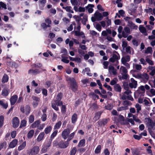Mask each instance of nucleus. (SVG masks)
I'll list each match as a JSON object with an SVG mask.
<instances>
[{"label": "nucleus", "mask_w": 155, "mask_h": 155, "mask_svg": "<svg viewBox=\"0 0 155 155\" xmlns=\"http://www.w3.org/2000/svg\"><path fill=\"white\" fill-rule=\"evenodd\" d=\"M68 79L70 83V87L72 91L76 92L78 88V85L76 80L74 78H69Z\"/></svg>", "instance_id": "1"}, {"label": "nucleus", "mask_w": 155, "mask_h": 155, "mask_svg": "<svg viewBox=\"0 0 155 155\" xmlns=\"http://www.w3.org/2000/svg\"><path fill=\"white\" fill-rule=\"evenodd\" d=\"M40 151L39 147L37 146H34L28 153L29 155H36Z\"/></svg>", "instance_id": "2"}, {"label": "nucleus", "mask_w": 155, "mask_h": 155, "mask_svg": "<svg viewBox=\"0 0 155 155\" xmlns=\"http://www.w3.org/2000/svg\"><path fill=\"white\" fill-rule=\"evenodd\" d=\"M12 123L13 128H16L19 125L20 121L19 119L17 117H14L12 121Z\"/></svg>", "instance_id": "3"}, {"label": "nucleus", "mask_w": 155, "mask_h": 155, "mask_svg": "<svg viewBox=\"0 0 155 155\" xmlns=\"http://www.w3.org/2000/svg\"><path fill=\"white\" fill-rule=\"evenodd\" d=\"M109 118H103L99 120L98 122V124L100 127H104L108 123Z\"/></svg>", "instance_id": "4"}, {"label": "nucleus", "mask_w": 155, "mask_h": 155, "mask_svg": "<svg viewBox=\"0 0 155 155\" xmlns=\"http://www.w3.org/2000/svg\"><path fill=\"white\" fill-rule=\"evenodd\" d=\"M70 133L69 129H64L62 132V136L64 140H66L68 137Z\"/></svg>", "instance_id": "5"}, {"label": "nucleus", "mask_w": 155, "mask_h": 155, "mask_svg": "<svg viewBox=\"0 0 155 155\" xmlns=\"http://www.w3.org/2000/svg\"><path fill=\"white\" fill-rule=\"evenodd\" d=\"M94 17L96 18L97 21H99L101 20L103 18V16L98 11H97L94 14Z\"/></svg>", "instance_id": "6"}, {"label": "nucleus", "mask_w": 155, "mask_h": 155, "mask_svg": "<svg viewBox=\"0 0 155 155\" xmlns=\"http://www.w3.org/2000/svg\"><path fill=\"white\" fill-rule=\"evenodd\" d=\"M18 99V96L16 94L12 96L10 99L11 105H14L16 102H17Z\"/></svg>", "instance_id": "7"}, {"label": "nucleus", "mask_w": 155, "mask_h": 155, "mask_svg": "<svg viewBox=\"0 0 155 155\" xmlns=\"http://www.w3.org/2000/svg\"><path fill=\"white\" fill-rule=\"evenodd\" d=\"M58 145L61 148H65L69 146L68 143H67L65 141L64 142L63 141L59 142Z\"/></svg>", "instance_id": "8"}, {"label": "nucleus", "mask_w": 155, "mask_h": 155, "mask_svg": "<svg viewBox=\"0 0 155 155\" xmlns=\"http://www.w3.org/2000/svg\"><path fill=\"white\" fill-rule=\"evenodd\" d=\"M102 113L103 112L101 111H100L96 112L95 114V115L93 118V120L94 121H96L99 120L100 118Z\"/></svg>", "instance_id": "9"}, {"label": "nucleus", "mask_w": 155, "mask_h": 155, "mask_svg": "<svg viewBox=\"0 0 155 155\" xmlns=\"http://www.w3.org/2000/svg\"><path fill=\"white\" fill-rule=\"evenodd\" d=\"M40 71L39 69H30L28 71L29 74H32L34 75H36L39 74Z\"/></svg>", "instance_id": "10"}, {"label": "nucleus", "mask_w": 155, "mask_h": 155, "mask_svg": "<svg viewBox=\"0 0 155 155\" xmlns=\"http://www.w3.org/2000/svg\"><path fill=\"white\" fill-rule=\"evenodd\" d=\"M18 140L16 139H14L12 142H11L9 146V147L10 148H13L15 147L17 145L18 143Z\"/></svg>", "instance_id": "11"}, {"label": "nucleus", "mask_w": 155, "mask_h": 155, "mask_svg": "<svg viewBox=\"0 0 155 155\" xmlns=\"http://www.w3.org/2000/svg\"><path fill=\"white\" fill-rule=\"evenodd\" d=\"M139 29L141 33L144 34L145 36L147 35L146 29L144 27H143L142 25H140Z\"/></svg>", "instance_id": "12"}, {"label": "nucleus", "mask_w": 155, "mask_h": 155, "mask_svg": "<svg viewBox=\"0 0 155 155\" xmlns=\"http://www.w3.org/2000/svg\"><path fill=\"white\" fill-rule=\"evenodd\" d=\"M119 58H119L116 54H113L112 55V57L109 59V61L110 62L114 63L116 60H118Z\"/></svg>", "instance_id": "13"}, {"label": "nucleus", "mask_w": 155, "mask_h": 155, "mask_svg": "<svg viewBox=\"0 0 155 155\" xmlns=\"http://www.w3.org/2000/svg\"><path fill=\"white\" fill-rule=\"evenodd\" d=\"M127 26L131 29H137L138 26L135 25V24L133 23L132 21H128Z\"/></svg>", "instance_id": "14"}, {"label": "nucleus", "mask_w": 155, "mask_h": 155, "mask_svg": "<svg viewBox=\"0 0 155 155\" xmlns=\"http://www.w3.org/2000/svg\"><path fill=\"white\" fill-rule=\"evenodd\" d=\"M114 91L117 92H121L122 88L119 84H117L114 86Z\"/></svg>", "instance_id": "15"}, {"label": "nucleus", "mask_w": 155, "mask_h": 155, "mask_svg": "<svg viewBox=\"0 0 155 155\" xmlns=\"http://www.w3.org/2000/svg\"><path fill=\"white\" fill-rule=\"evenodd\" d=\"M149 78V75L147 73H145L143 74L142 76V78H141V81L143 83H145L148 81Z\"/></svg>", "instance_id": "16"}, {"label": "nucleus", "mask_w": 155, "mask_h": 155, "mask_svg": "<svg viewBox=\"0 0 155 155\" xmlns=\"http://www.w3.org/2000/svg\"><path fill=\"white\" fill-rule=\"evenodd\" d=\"M78 116L76 113H74L71 117V122L73 124H75L77 121Z\"/></svg>", "instance_id": "17"}, {"label": "nucleus", "mask_w": 155, "mask_h": 155, "mask_svg": "<svg viewBox=\"0 0 155 155\" xmlns=\"http://www.w3.org/2000/svg\"><path fill=\"white\" fill-rule=\"evenodd\" d=\"M45 134L44 132H42L41 133L37 138V141L38 142H40L43 140Z\"/></svg>", "instance_id": "18"}, {"label": "nucleus", "mask_w": 155, "mask_h": 155, "mask_svg": "<svg viewBox=\"0 0 155 155\" xmlns=\"http://www.w3.org/2000/svg\"><path fill=\"white\" fill-rule=\"evenodd\" d=\"M85 145V140L84 139H83L80 140L78 146L79 147H84Z\"/></svg>", "instance_id": "19"}, {"label": "nucleus", "mask_w": 155, "mask_h": 155, "mask_svg": "<svg viewBox=\"0 0 155 155\" xmlns=\"http://www.w3.org/2000/svg\"><path fill=\"white\" fill-rule=\"evenodd\" d=\"M131 150L132 151V154H135L137 155H139L140 151L139 150L138 148H131Z\"/></svg>", "instance_id": "20"}, {"label": "nucleus", "mask_w": 155, "mask_h": 155, "mask_svg": "<svg viewBox=\"0 0 155 155\" xmlns=\"http://www.w3.org/2000/svg\"><path fill=\"white\" fill-rule=\"evenodd\" d=\"M8 77L6 74H4L2 79V82L3 83H5L8 81Z\"/></svg>", "instance_id": "21"}, {"label": "nucleus", "mask_w": 155, "mask_h": 155, "mask_svg": "<svg viewBox=\"0 0 155 155\" xmlns=\"http://www.w3.org/2000/svg\"><path fill=\"white\" fill-rule=\"evenodd\" d=\"M7 146V143L6 141H4L0 143V150L2 149H5Z\"/></svg>", "instance_id": "22"}, {"label": "nucleus", "mask_w": 155, "mask_h": 155, "mask_svg": "<svg viewBox=\"0 0 155 155\" xmlns=\"http://www.w3.org/2000/svg\"><path fill=\"white\" fill-rule=\"evenodd\" d=\"M62 8L64 9H65L66 11L67 12L71 13H74V11L71 10L72 7L71 6H67L65 7H63Z\"/></svg>", "instance_id": "23"}, {"label": "nucleus", "mask_w": 155, "mask_h": 155, "mask_svg": "<svg viewBox=\"0 0 155 155\" xmlns=\"http://www.w3.org/2000/svg\"><path fill=\"white\" fill-rule=\"evenodd\" d=\"M26 144V142L24 141L21 145H20L18 147V150L21 151L24 149L25 147Z\"/></svg>", "instance_id": "24"}, {"label": "nucleus", "mask_w": 155, "mask_h": 155, "mask_svg": "<svg viewBox=\"0 0 155 155\" xmlns=\"http://www.w3.org/2000/svg\"><path fill=\"white\" fill-rule=\"evenodd\" d=\"M40 120H37L34 122L31 125V127L32 128H34L37 126H38V125L40 124Z\"/></svg>", "instance_id": "25"}, {"label": "nucleus", "mask_w": 155, "mask_h": 155, "mask_svg": "<svg viewBox=\"0 0 155 155\" xmlns=\"http://www.w3.org/2000/svg\"><path fill=\"white\" fill-rule=\"evenodd\" d=\"M9 94L8 90L5 88L2 90V94L4 96H7Z\"/></svg>", "instance_id": "26"}, {"label": "nucleus", "mask_w": 155, "mask_h": 155, "mask_svg": "<svg viewBox=\"0 0 155 155\" xmlns=\"http://www.w3.org/2000/svg\"><path fill=\"white\" fill-rule=\"evenodd\" d=\"M34 133V131L33 130H30L27 134V137L28 139L31 138L33 136Z\"/></svg>", "instance_id": "27"}, {"label": "nucleus", "mask_w": 155, "mask_h": 155, "mask_svg": "<svg viewBox=\"0 0 155 155\" xmlns=\"http://www.w3.org/2000/svg\"><path fill=\"white\" fill-rule=\"evenodd\" d=\"M25 114L26 115H28L30 113L31 110V107L28 104L26 105L25 107Z\"/></svg>", "instance_id": "28"}, {"label": "nucleus", "mask_w": 155, "mask_h": 155, "mask_svg": "<svg viewBox=\"0 0 155 155\" xmlns=\"http://www.w3.org/2000/svg\"><path fill=\"white\" fill-rule=\"evenodd\" d=\"M52 129V127L51 126L47 127L45 129L44 131L46 134L50 133Z\"/></svg>", "instance_id": "29"}, {"label": "nucleus", "mask_w": 155, "mask_h": 155, "mask_svg": "<svg viewBox=\"0 0 155 155\" xmlns=\"http://www.w3.org/2000/svg\"><path fill=\"white\" fill-rule=\"evenodd\" d=\"M27 121L25 120H22L21 121V123L19 127V128L25 127L26 126Z\"/></svg>", "instance_id": "30"}, {"label": "nucleus", "mask_w": 155, "mask_h": 155, "mask_svg": "<svg viewBox=\"0 0 155 155\" xmlns=\"http://www.w3.org/2000/svg\"><path fill=\"white\" fill-rule=\"evenodd\" d=\"M0 105L2 106L3 108L6 109L7 108L8 105L7 103H5L2 101H0Z\"/></svg>", "instance_id": "31"}, {"label": "nucleus", "mask_w": 155, "mask_h": 155, "mask_svg": "<svg viewBox=\"0 0 155 155\" xmlns=\"http://www.w3.org/2000/svg\"><path fill=\"white\" fill-rule=\"evenodd\" d=\"M62 97L63 94L61 92H60L57 95V97L56 98V100H54V101H61Z\"/></svg>", "instance_id": "32"}, {"label": "nucleus", "mask_w": 155, "mask_h": 155, "mask_svg": "<svg viewBox=\"0 0 155 155\" xmlns=\"http://www.w3.org/2000/svg\"><path fill=\"white\" fill-rule=\"evenodd\" d=\"M101 146L100 145H98L94 150V153H95L98 154L101 151Z\"/></svg>", "instance_id": "33"}, {"label": "nucleus", "mask_w": 155, "mask_h": 155, "mask_svg": "<svg viewBox=\"0 0 155 155\" xmlns=\"http://www.w3.org/2000/svg\"><path fill=\"white\" fill-rule=\"evenodd\" d=\"M77 152L76 147H74L71 149L70 152V155H75Z\"/></svg>", "instance_id": "34"}, {"label": "nucleus", "mask_w": 155, "mask_h": 155, "mask_svg": "<svg viewBox=\"0 0 155 155\" xmlns=\"http://www.w3.org/2000/svg\"><path fill=\"white\" fill-rule=\"evenodd\" d=\"M61 121H58L57 123H56L54 126V129H59L61 125Z\"/></svg>", "instance_id": "35"}, {"label": "nucleus", "mask_w": 155, "mask_h": 155, "mask_svg": "<svg viewBox=\"0 0 155 155\" xmlns=\"http://www.w3.org/2000/svg\"><path fill=\"white\" fill-rule=\"evenodd\" d=\"M35 119V117L33 115H30L29 118H28V120H29V122L30 123H32Z\"/></svg>", "instance_id": "36"}, {"label": "nucleus", "mask_w": 155, "mask_h": 155, "mask_svg": "<svg viewBox=\"0 0 155 155\" xmlns=\"http://www.w3.org/2000/svg\"><path fill=\"white\" fill-rule=\"evenodd\" d=\"M152 52V48L150 47H147V49L145 51V53L146 54L151 53Z\"/></svg>", "instance_id": "37"}, {"label": "nucleus", "mask_w": 155, "mask_h": 155, "mask_svg": "<svg viewBox=\"0 0 155 155\" xmlns=\"http://www.w3.org/2000/svg\"><path fill=\"white\" fill-rule=\"evenodd\" d=\"M4 117L2 115L0 116V128H1L3 124Z\"/></svg>", "instance_id": "38"}, {"label": "nucleus", "mask_w": 155, "mask_h": 155, "mask_svg": "<svg viewBox=\"0 0 155 155\" xmlns=\"http://www.w3.org/2000/svg\"><path fill=\"white\" fill-rule=\"evenodd\" d=\"M105 109L107 110H110L113 108V106L110 104H107L105 106Z\"/></svg>", "instance_id": "39"}, {"label": "nucleus", "mask_w": 155, "mask_h": 155, "mask_svg": "<svg viewBox=\"0 0 155 155\" xmlns=\"http://www.w3.org/2000/svg\"><path fill=\"white\" fill-rule=\"evenodd\" d=\"M128 107H127V106H124V107H118L117 108V110L120 111L124 110H125L127 109Z\"/></svg>", "instance_id": "40"}, {"label": "nucleus", "mask_w": 155, "mask_h": 155, "mask_svg": "<svg viewBox=\"0 0 155 155\" xmlns=\"http://www.w3.org/2000/svg\"><path fill=\"white\" fill-rule=\"evenodd\" d=\"M75 35L76 36H80L81 35H84V33L83 32H80V31H75L74 32Z\"/></svg>", "instance_id": "41"}, {"label": "nucleus", "mask_w": 155, "mask_h": 155, "mask_svg": "<svg viewBox=\"0 0 155 155\" xmlns=\"http://www.w3.org/2000/svg\"><path fill=\"white\" fill-rule=\"evenodd\" d=\"M57 104L55 103H51V107L54 110L56 111H58L59 110V108L58 106H57Z\"/></svg>", "instance_id": "42"}, {"label": "nucleus", "mask_w": 155, "mask_h": 155, "mask_svg": "<svg viewBox=\"0 0 155 155\" xmlns=\"http://www.w3.org/2000/svg\"><path fill=\"white\" fill-rule=\"evenodd\" d=\"M104 87L107 88V90L110 91H112V88L111 87L107 84L106 83H105L103 85Z\"/></svg>", "instance_id": "43"}, {"label": "nucleus", "mask_w": 155, "mask_h": 155, "mask_svg": "<svg viewBox=\"0 0 155 155\" xmlns=\"http://www.w3.org/2000/svg\"><path fill=\"white\" fill-rule=\"evenodd\" d=\"M10 64L11 65V67L12 68H16L18 67V64L15 62H10Z\"/></svg>", "instance_id": "44"}, {"label": "nucleus", "mask_w": 155, "mask_h": 155, "mask_svg": "<svg viewBox=\"0 0 155 155\" xmlns=\"http://www.w3.org/2000/svg\"><path fill=\"white\" fill-rule=\"evenodd\" d=\"M33 65L35 68H41L42 66V64L41 63L34 64H33Z\"/></svg>", "instance_id": "45"}, {"label": "nucleus", "mask_w": 155, "mask_h": 155, "mask_svg": "<svg viewBox=\"0 0 155 155\" xmlns=\"http://www.w3.org/2000/svg\"><path fill=\"white\" fill-rule=\"evenodd\" d=\"M123 86L125 90L129 89V85L127 82H124L123 83Z\"/></svg>", "instance_id": "46"}, {"label": "nucleus", "mask_w": 155, "mask_h": 155, "mask_svg": "<svg viewBox=\"0 0 155 155\" xmlns=\"http://www.w3.org/2000/svg\"><path fill=\"white\" fill-rule=\"evenodd\" d=\"M57 133L58 130H55L52 133L50 136V138L51 140H52L56 136L57 134Z\"/></svg>", "instance_id": "47"}, {"label": "nucleus", "mask_w": 155, "mask_h": 155, "mask_svg": "<svg viewBox=\"0 0 155 155\" xmlns=\"http://www.w3.org/2000/svg\"><path fill=\"white\" fill-rule=\"evenodd\" d=\"M61 110V113L64 114L66 112V106L65 105H62Z\"/></svg>", "instance_id": "48"}, {"label": "nucleus", "mask_w": 155, "mask_h": 155, "mask_svg": "<svg viewBox=\"0 0 155 155\" xmlns=\"http://www.w3.org/2000/svg\"><path fill=\"white\" fill-rule=\"evenodd\" d=\"M42 94L43 95L46 97L48 95V91L45 88H43L42 89Z\"/></svg>", "instance_id": "49"}, {"label": "nucleus", "mask_w": 155, "mask_h": 155, "mask_svg": "<svg viewBox=\"0 0 155 155\" xmlns=\"http://www.w3.org/2000/svg\"><path fill=\"white\" fill-rule=\"evenodd\" d=\"M23 98L22 96V94L21 95H20L18 100H17V103L19 104L23 101Z\"/></svg>", "instance_id": "50"}, {"label": "nucleus", "mask_w": 155, "mask_h": 155, "mask_svg": "<svg viewBox=\"0 0 155 155\" xmlns=\"http://www.w3.org/2000/svg\"><path fill=\"white\" fill-rule=\"evenodd\" d=\"M52 141V140H49L47 143H45V146L48 148L51 146Z\"/></svg>", "instance_id": "51"}, {"label": "nucleus", "mask_w": 155, "mask_h": 155, "mask_svg": "<svg viewBox=\"0 0 155 155\" xmlns=\"http://www.w3.org/2000/svg\"><path fill=\"white\" fill-rule=\"evenodd\" d=\"M135 107L137 108V112L138 113L141 110V106L138 104H137L135 105Z\"/></svg>", "instance_id": "52"}, {"label": "nucleus", "mask_w": 155, "mask_h": 155, "mask_svg": "<svg viewBox=\"0 0 155 155\" xmlns=\"http://www.w3.org/2000/svg\"><path fill=\"white\" fill-rule=\"evenodd\" d=\"M146 61L147 63H149V64L151 65H153L154 64L153 62L149 58H147L146 59Z\"/></svg>", "instance_id": "53"}, {"label": "nucleus", "mask_w": 155, "mask_h": 155, "mask_svg": "<svg viewBox=\"0 0 155 155\" xmlns=\"http://www.w3.org/2000/svg\"><path fill=\"white\" fill-rule=\"evenodd\" d=\"M127 43L126 41H122V46L123 49H124L125 48L127 47Z\"/></svg>", "instance_id": "54"}, {"label": "nucleus", "mask_w": 155, "mask_h": 155, "mask_svg": "<svg viewBox=\"0 0 155 155\" xmlns=\"http://www.w3.org/2000/svg\"><path fill=\"white\" fill-rule=\"evenodd\" d=\"M32 98L34 101L39 102V101H40V99L37 96H32Z\"/></svg>", "instance_id": "55"}, {"label": "nucleus", "mask_w": 155, "mask_h": 155, "mask_svg": "<svg viewBox=\"0 0 155 155\" xmlns=\"http://www.w3.org/2000/svg\"><path fill=\"white\" fill-rule=\"evenodd\" d=\"M0 5L1 7L4 8L5 9H7V7L6 5L2 2H0Z\"/></svg>", "instance_id": "56"}, {"label": "nucleus", "mask_w": 155, "mask_h": 155, "mask_svg": "<svg viewBox=\"0 0 155 155\" xmlns=\"http://www.w3.org/2000/svg\"><path fill=\"white\" fill-rule=\"evenodd\" d=\"M91 107H92V108L94 110H96V109H97L98 108V106L97 105L96 103H93L91 106Z\"/></svg>", "instance_id": "57"}, {"label": "nucleus", "mask_w": 155, "mask_h": 155, "mask_svg": "<svg viewBox=\"0 0 155 155\" xmlns=\"http://www.w3.org/2000/svg\"><path fill=\"white\" fill-rule=\"evenodd\" d=\"M57 115L55 113H53V117L52 118V120L53 122L55 121L57 119Z\"/></svg>", "instance_id": "58"}, {"label": "nucleus", "mask_w": 155, "mask_h": 155, "mask_svg": "<svg viewBox=\"0 0 155 155\" xmlns=\"http://www.w3.org/2000/svg\"><path fill=\"white\" fill-rule=\"evenodd\" d=\"M41 119L43 121H45L47 119V115L45 114H43L41 116Z\"/></svg>", "instance_id": "59"}, {"label": "nucleus", "mask_w": 155, "mask_h": 155, "mask_svg": "<svg viewBox=\"0 0 155 155\" xmlns=\"http://www.w3.org/2000/svg\"><path fill=\"white\" fill-rule=\"evenodd\" d=\"M54 102L57 104L58 106H62L63 102L62 101H54Z\"/></svg>", "instance_id": "60"}, {"label": "nucleus", "mask_w": 155, "mask_h": 155, "mask_svg": "<svg viewBox=\"0 0 155 155\" xmlns=\"http://www.w3.org/2000/svg\"><path fill=\"white\" fill-rule=\"evenodd\" d=\"M145 119L148 122L149 125L151 124H153V120L150 117H146L145 118Z\"/></svg>", "instance_id": "61"}, {"label": "nucleus", "mask_w": 155, "mask_h": 155, "mask_svg": "<svg viewBox=\"0 0 155 155\" xmlns=\"http://www.w3.org/2000/svg\"><path fill=\"white\" fill-rule=\"evenodd\" d=\"M86 149L84 148H80L78 149V151L80 153H83L86 151Z\"/></svg>", "instance_id": "62"}, {"label": "nucleus", "mask_w": 155, "mask_h": 155, "mask_svg": "<svg viewBox=\"0 0 155 155\" xmlns=\"http://www.w3.org/2000/svg\"><path fill=\"white\" fill-rule=\"evenodd\" d=\"M135 68L137 70H140L142 68V66L141 65L138 64H136L135 65Z\"/></svg>", "instance_id": "63"}, {"label": "nucleus", "mask_w": 155, "mask_h": 155, "mask_svg": "<svg viewBox=\"0 0 155 155\" xmlns=\"http://www.w3.org/2000/svg\"><path fill=\"white\" fill-rule=\"evenodd\" d=\"M124 31L125 32L127 33L130 34V28L127 27H126L124 28Z\"/></svg>", "instance_id": "64"}]
</instances>
